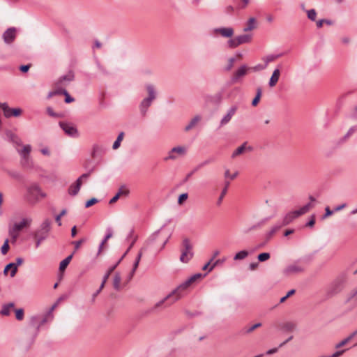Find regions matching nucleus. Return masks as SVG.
<instances>
[{"label":"nucleus","instance_id":"f257e3e1","mask_svg":"<svg viewBox=\"0 0 357 357\" xmlns=\"http://www.w3.org/2000/svg\"><path fill=\"white\" fill-rule=\"evenodd\" d=\"M195 282H196V280L195 277L192 275L185 281L179 284L176 288L172 290L165 298L157 302L152 307L146 310L145 311V314L154 313L157 309L160 307L165 308L171 306L172 304L180 300L186 294L187 289Z\"/></svg>","mask_w":357,"mask_h":357},{"label":"nucleus","instance_id":"f03ea898","mask_svg":"<svg viewBox=\"0 0 357 357\" xmlns=\"http://www.w3.org/2000/svg\"><path fill=\"white\" fill-rule=\"evenodd\" d=\"M347 278V271L340 273L328 285L326 291L327 297L331 298L340 294L344 288Z\"/></svg>","mask_w":357,"mask_h":357},{"label":"nucleus","instance_id":"7ed1b4c3","mask_svg":"<svg viewBox=\"0 0 357 357\" xmlns=\"http://www.w3.org/2000/svg\"><path fill=\"white\" fill-rule=\"evenodd\" d=\"M29 324L30 326L33 328V330L32 331H29L26 337L22 342V347L25 351H28L32 347L38 334L40 331L39 317H31Z\"/></svg>","mask_w":357,"mask_h":357},{"label":"nucleus","instance_id":"20e7f679","mask_svg":"<svg viewBox=\"0 0 357 357\" xmlns=\"http://www.w3.org/2000/svg\"><path fill=\"white\" fill-rule=\"evenodd\" d=\"M146 90L149 96L142 100L139 105L140 112L143 116L146 114L148 108L151 106L152 102L156 98V91L152 84H148L146 86Z\"/></svg>","mask_w":357,"mask_h":357},{"label":"nucleus","instance_id":"39448f33","mask_svg":"<svg viewBox=\"0 0 357 357\" xmlns=\"http://www.w3.org/2000/svg\"><path fill=\"white\" fill-rule=\"evenodd\" d=\"M45 197L46 194L42 192L40 187L38 184L33 183L27 188V199L29 202L35 203L40 198H45Z\"/></svg>","mask_w":357,"mask_h":357},{"label":"nucleus","instance_id":"423d86ee","mask_svg":"<svg viewBox=\"0 0 357 357\" xmlns=\"http://www.w3.org/2000/svg\"><path fill=\"white\" fill-rule=\"evenodd\" d=\"M182 247L183 248L181 250L180 261L183 263H188L194 255L192 252V245L191 244L189 238H183L182 241Z\"/></svg>","mask_w":357,"mask_h":357},{"label":"nucleus","instance_id":"0eeeda50","mask_svg":"<svg viewBox=\"0 0 357 357\" xmlns=\"http://www.w3.org/2000/svg\"><path fill=\"white\" fill-rule=\"evenodd\" d=\"M52 223V221L49 218L44 220L39 227L34 231L33 234V237H43L46 240L51 231Z\"/></svg>","mask_w":357,"mask_h":357},{"label":"nucleus","instance_id":"6e6552de","mask_svg":"<svg viewBox=\"0 0 357 357\" xmlns=\"http://www.w3.org/2000/svg\"><path fill=\"white\" fill-rule=\"evenodd\" d=\"M252 38V36L251 34H242L228 40L227 45L230 49H234L242 44L250 43Z\"/></svg>","mask_w":357,"mask_h":357},{"label":"nucleus","instance_id":"1a4fd4ad","mask_svg":"<svg viewBox=\"0 0 357 357\" xmlns=\"http://www.w3.org/2000/svg\"><path fill=\"white\" fill-rule=\"evenodd\" d=\"M305 271V268L301 264V260H298L287 266L282 273L285 276L288 277L291 275L303 273Z\"/></svg>","mask_w":357,"mask_h":357},{"label":"nucleus","instance_id":"9d476101","mask_svg":"<svg viewBox=\"0 0 357 357\" xmlns=\"http://www.w3.org/2000/svg\"><path fill=\"white\" fill-rule=\"evenodd\" d=\"M0 108L2 109L6 118L11 116L17 117L22 113L20 108H10L6 102L0 103Z\"/></svg>","mask_w":357,"mask_h":357},{"label":"nucleus","instance_id":"9b49d317","mask_svg":"<svg viewBox=\"0 0 357 357\" xmlns=\"http://www.w3.org/2000/svg\"><path fill=\"white\" fill-rule=\"evenodd\" d=\"M61 128L65 132V133L70 137H77L79 132L76 127L70 123L67 122H59Z\"/></svg>","mask_w":357,"mask_h":357},{"label":"nucleus","instance_id":"f8f14e48","mask_svg":"<svg viewBox=\"0 0 357 357\" xmlns=\"http://www.w3.org/2000/svg\"><path fill=\"white\" fill-rule=\"evenodd\" d=\"M16 28L10 27L3 32L2 38L6 44L10 45L14 42L16 38Z\"/></svg>","mask_w":357,"mask_h":357},{"label":"nucleus","instance_id":"ddd939ff","mask_svg":"<svg viewBox=\"0 0 357 357\" xmlns=\"http://www.w3.org/2000/svg\"><path fill=\"white\" fill-rule=\"evenodd\" d=\"M130 195V190L127 188L126 185H122L120 186V188L118 190V192L116 193V195L109 200V204H113L115 202H116L120 197H127Z\"/></svg>","mask_w":357,"mask_h":357},{"label":"nucleus","instance_id":"4468645a","mask_svg":"<svg viewBox=\"0 0 357 357\" xmlns=\"http://www.w3.org/2000/svg\"><path fill=\"white\" fill-rule=\"evenodd\" d=\"M250 70V67H248L247 65L243 64L241 66L236 72L234 73L232 77H231V81L232 82L235 83L237 82L241 77L245 76L248 71Z\"/></svg>","mask_w":357,"mask_h":357},{"label":"nucleus","instance_id":"2eb2a0df","mask_svg":"<svg viewBox=\"0 0 357 357\" xmlns=\"http://www.w3.org/2000/svg\"><path fill=\"white\" fill-rule=\"evenodd\" d=\"M215 33H219L224 38H231L234 31L231 27H220L213 30Z\"/></svg>","mask_w":357,"mask_h":357},{"label":"nucleus","instance_id":"dca6fc26","mask_svg":"<svg viewBox=\"0 0 357 357\" xmlns=\"http://www.w3.org/2000/svg\"><path fill=\"white\" fill-rule=\"evenodd\" d=\"M297 325L293 321H287L279 324V328L282 332L291 333L296 329Z\"/></svg>","mask_w":357,"mask_h":357},{"label":"nucleus","instance_id":"f3484780","mask_svg":"<svg viewBox=\"0 0 357 357\" xmlns=\"http://www.w3.org/2000/svg\"><path fill=\"white\" fill-rule=\"evenodd\" d=\"M75 79V74L72 70H70L68 74L63 75L59 77V79L57 80V82L55 83V85L56 86H60L65 85L64 82H71L73 81Z\"/></svg>","mask_w":357,"mask_h":357},{"label":"nucleus","instance_id":"a211bd4d","mask_svg":"<svg viewBox=\"0 0 357 357\" xmlns=\"http://www.w3.org/2000/svg\"><path fill=\"white\" fill-rule=\"evenodd\" d=\"M31 222V220L23 218L21 222L15 223L12 227L9 228L20 233L24 227H28Z\"/></svg>","mask_w":357,"mask_h":357},{"label":"nucleus","instance_id":"6ab92c4d","mask_svg":"<svg viewBox=\"0 0 357 357\" xmlns=\"http://www.w3.org/2000/svg\"><path fill=\"white\" fill-rule=\"evenodd\" d=\"M174 153H176L179 155H185L186 153V149L183 146H176L172 148L169 151V155L165 158V160H175L176 157L175 155H174Z\"/></svg>","mask_w":357,"mask_h":357},{"label":"nucleus","instance_id":"aec40b11","mask_svg":"<svg viewBox=\"0 0 357 357\" xmlns=\"http://www.w3.org/2000/svg\"><path fill=\"white\" fill-rule=\"evenodd\" d=\"M301 216V215H298L296 213V210L288 213L283 218L282 224L281 225L282 226H286L290 224L294 219L297 218L298 217Z\"/></svg>","mask_w":357,"mask_h":357},{"label":"nucleus","instance_id":"412c9836","mask_svg":"<svg viewBox=\"0 0 357 357\" xmlns=\"http://www.w3.org/2000/svg\"><path fill=\"white\" fill-rule=\"evenodd\" d=\"M282 227V225H276L275 226H273L271 229L266 233V241L264 243H261V245H259V248H261L264 245H265L266 244L267 242H268L271 238L273 236V235Z\"/></svg>","mask_w":357,"mask_h":357},{"label":"nucleus","instance_id":"4be33fe9","mask_svg":"<svg viewBox=\"0 0 357 357\" xmlns=\"http://www.w3.org/2000/svg\"><path fill=\"white\" fill-rule=\"evenodd\" d=\"M6 135L8 139L10 142H12L17 146L22 145V142L21 139L17 135H16L15 134L12 132L10 130H6Z\"/></svg>","mask_w":357,"mask_h":357},{"label":"nucleus","instance_id":"5701e85b","mask_svg":"<svg viewBox=\"0 0 357 357\" xmlns=\"http://www.w3.org/2000/svg\"><path fill=\"white\" fill-rule=\"evenodd\" d=\"M82 184V181H76L69 187L68 193L72 196L77 195L81 188Z\"/></svg>","mask_w":357,"mask_h":357},{"label":"nucleus","instance_id":"b1692460","mask_svg":"<svg viewBox=\"0 0 357 357\" xmlns=\"http://www.w3.org/2000/svg\"><path fill=\"white\" fill-rule=\"evenodd\" d=\"M280 75V71L278 68H276L273 70L272 75L269 79L268 85L270 87H273L276 85L277 82L279 80Z\"/></svg>","mask_w":357,"mask_h":357},{"label":"nucleus","instance_id":"393cba45","mask_svg":"<svg viewBox=\"0 0 357 357\" xmlns=\"http://www.w3.org/2000/svg\"><path fill=\"white\" fill-rule=\"evenodd\" d=\"M221 100L222 96L220 93H216L213 96L206 97V101L214 105H218L221 102Z\"/></svg>","mask_w":357,"mask_h":357},{"label":"nucleus","instance_id":"a878e982","mask_svg":"<svg viewBox=\"0 0 357 357\" xmlns=\"http://www.w3.org/2000/svg\"><path fill=\"white\" fill-rule=\"evenodd\" d=\"M256 28V19L250 17L247 22L246 26L243 28L244 32L252 31Z\"/></svg>","mask_w":357,"mask_h":357},{"label":"nucleus","instance_id":"bb28decb","mask_svg":"<svg viewBox=\"0 0 357 357\" xmlns=\"http://www.w3.org/2000/svg\"><path fill=\"white\" fill-rule=\"evenodd\" d=\"M31 151V146L29 144L24 146L22 150L17 149V152L20 155L21 158L30 157Z\"/></svg>","mask_w":357,"mask_h":357},{"label":"nucleus","instance_id":"cd10ccee","mask_svg":"<svg viewBox=\"0 0 357 357\" xmlns=\"http://www.w3.org/2000/svg\"><path fill=\"white\" fill-rule=\"evenodd\" d=\"M121 274L119 272L115 273L114 280H113V287H114V289H116V291H119L121 289Z\"/></svg>","mask_w":357,"mask_h":357},{"label":"nucleus","instance_id":"c85d7f7f","mask_svg":"<svg viewBox=\"0 0 357 357\" xmlns=\"http://www.w3.org/2000/svg\"><path fill=\"white\" fill-rule=\"evenodd\" d=\"M15 306L14 303H8L3 305L2 309L0 311V314L3 316H8L10 314V309Z\"/></svg>","mask_w":357,"mask_h":357},{"label":"nucleus","instance_id":"c756f323","mask_svg":"<svg viewBox=\"0 0 357 357\" xmlns=\"http://www.w3.org/2000/svg\"><path fill=\"white\" fill-rule=\"evenodd\" d=\"M73 253H72L71 255L68 256L66 259H64L63 260H62L60 262V264H59V271H63L67 268V266H68V264H70V262L73 258Z\"/></svg>","mask_w":357,"mask_h":357},{"label":"nucleus","instance_id":"7c9ffc66","mask_svg":"<svg viewBox=\"0 0 357 357\" xmlns=\"http://www.w3.org/2000/svg\"><path fill=\"white\" fill-rule=\"evenodd\" d=\"M15 261V263H13V270H12L10 273V277L12 278H13L16 275L17 272V267L22 264V263L24 262V259L22 257L16 258Z\"/></svg>","mask_w":357,"mask_h":357},{"label":"nucleus","instance_id":"2f4dec72","mask_svg":"<svg viewBox=\"0 0 357 357\" xmlns=\"http://www.w3.org/2000/svg\"><path fill=\"white\" fill-rule=\"evenodd\" d=\"M229 183H230L228 181H226L225 182V187L222 189V190L221 192V194H220V195L218 197V201H217V205L218 206H220L222 204V199H223L224 197L225 196V195L227 194V189H228V187L229 185Z\"/></svg>","mask_w":357,"mask_h":357},{"label":"nucleus","instance_id":"473e14b6","mask_svg":"<svg viewBox=\"0 0 357 357\" xmlns=\"http://www.w3.org/2000/svg\"><path fill=\"white\" fill-rule=\"evenodd\" d=\"M115 270V267H110L108 271H107V273L105 274L103 278H102V283L99 287L98 289H100V291H102V289L104 288L105 287V283L107 282V280H108L109 275H111V273Z\"/></svg>","mask_w":357,"mask_h":357},{"label":"nucleus","instance_id":"72a5a7b5","mask_svg":"<svg viewBox=\"0 0 357 357\" xmlns=\"http://www.w3.org/2000/svg\"><path fill=\"white\" fill-rule=\"evenodd\" d=\"M261 94H262L261 88L257 87L255 97L253 98V100L252 101V105L253 107H256L259 104L261 97Z\"/></svg>","mask_w":357,"mask_h":357},{"label":"nucleus","instance_id":"f704fd0d","mask_svg":"<svg viewBox=\"0 0 357 357\" xmlns=\"http://www.w3.org/2000/svg\"><path fill=\"white\" fill-rule=\"evenodd\" d=\"M268 218H265V219L262 220L261 221H260V222H257V224L248 228L246 230L244 231V232L245 234H248L249 232H250L252 230H255V229L261 228L262 227V225L266 222V220H268Z\"/></svg>","mask_w":357,"mask_h":357},{"label":"nucleus","instance_id":"c9c22d12","mask_svg":"<svg viewBox=\"0 0 357 357\" xmlns=\"http://www.w3.org/2000/svg\"><path fill=\"white\" fill-rule=\"evenodd\" d=\"M201 119L200 116L197 115L193 119H191L190 123L185 126V131H189L191 130L197 123L198 121H199Z\"/></svg>","mask_w":357,"mask_h":357},{"label":"nucleus","instance_id":"e433bc0d","mask_svg":"<svg viewBox=\"0 0 357 357\" xmlns=\"http://www.w3.org/2000/svg\"><path fill=\"white\" fill-rule=\"evenodd\" d=\"M356 335V333L354 331L347 337H346L345 339H344L343 340L340 342L338 344H337L335 345V348L338 349V348H340V347L344 346L347 343H348L350 340H351Z\"/></svg>","mask_w":357,"mask_h":357},{"label":"nucleus","instance_id":"4c0bfd02","mask_svg":"<svg viewBox=\"0 0 357 357\" xmlns=\"http://www.w3.org/2000/svg\"><path fill=\"white\" fill-rule=\"evenodd\" d=\"M137 236L133 239V241H132V243H130V246L128 248L127 250L125 252V253L122 255V257L118 259V261L114 264L113 265L112 267H115V269L116 268V267L119 266V264L121 263V261L123 260V259L126 256V255L128 253V252L130 250V249L132 248V246L134 245L135 243L137 241Z\"/></svg>","mask_w":357,"mask_h":357},{"label":"nucleus","instance_id":"58836bf2","mask_svg":"<svg viewBox=\"0 0 357 357\" xmlns=\"http://www.w3.org/2000/svg\"><path fill=\"white\" fill-rule=\"evenodd\" d=\"M313 206H314V205L312 204L310 202L307 203V204H305V206L301 207L300 209L296 210V213L302 215L306 213L307 212H308L310 211V209L312 208Z\"/></svg>","mask_w":357,"mask_h":357},{"label":"nucleus","instance_id":"ea45409f","mask_svg":"<svg viewBox=\"0 0 357 357\" xmlns=\"http://www.w3.org/2000/svg\"><path fill=\"white\" fill-rule=\"evenodd\" d=\"M248 255L249 252L247 250H241L234 255V260L237 261L244 259L248 256Z\"/></svg>","mask_w":357,"mask_h":357},{"label":"nucleus","instance_id":"a19ab883","mask_svg":"<svg viewBox=\"0 0 357 357\" xmlns=\"http://www.w3.org/2000/svg\"><path fill=\"white\" fill-rule=\"evenodd\" d=\"M247 142H244L241 146L238 147L232 153L231 158H234L238 155L243 153L246 149Z\"/></svg>","mask_w":357,"mask_h":357},{"label":"nucleus","instance_id":"79ce46f5","mask_svg":"<svg viewBox=\"0 0 357 357\" xmlns=\"http://www.w3.org/2000/svg\"><path fill=\"white\" fill-rule=\"evenodd\" d=\"M282 54H269V55L266 56L265 58H264L265 64H266V66H267L268 63L276 60L277 59L282 56Z\"/></svg>","mask_w":357,"mask_h":357},{"label":"nucleus","instance_id":"37998d69","mask_svg":"<svg viewBox=\"0 0 357 357\" xmlns=\"http://www.w3.org/2000/svg\"><path fill=\"white\" fill-rule=\"evenodd\" d=\"M123 136H124L123 132H121L119 134L116 139L115 140V142L113 144V146H112L113 149H117L120 146L121 142L123 140Z\"/></svg>","mask_w":357,"mask_h":357},{"label":"nucleus","instance_id":"c03bdc74","mask_svg":"<svg viewBox=\"0 0 357 357\" xmlns=\"http://www.w3.org/2000/svg\"><path fill=\"white\" fill-rule=\"evenodd\" d=\"M271 255L268 252H262L258 255L257 259L260 262H264L269 259Z\"/></svg>","mask_w":357,"mask_h":357},{"label":"nucleus","instance_id":"a18cd8bd","mask_svg":"<svg viewBox=\"0 0 357 357\" xmlns=\"http://www.w3.org/2000/svg\"><path fill=\"white\" fill-rule=\"evenodd\" d=\"M21 165L24 167H31L32 162L30 157L21 158Z\"/></svg>","mask_w":357,"mask_h":357},{"label":"nucleus","instance_id":"49530a36","mask_svg":"<svg viewBox=\"0 0 357 357\" xmlns=\"http://www.w3.org/2000/svg\"><path fill=\"white\" fill-rule=\"evenodd\" d=\"M8 175L11 176L12 178L17 179V180H21L22 178V175L21 173L17 171H9L8 172Z\"/></svg>","mask_w":357,"mask_h":357},{"label":"nucleus","instance_id":"de8ad7c7","mask_svg":"<svg viewBox=\"0 0 357 357\" xmlns=\"http://www.w3.org/2000/svg\"><path fill=\"white\" fill-rule=\"evenodd\" d=\"M9 250V241L8 239H6L3 245L1 248V252L2 255H6Z\"/></svg>","mask_w":357,"mask_h":357},{"label":"nucleus","instance_id":"09e8293b","mask_svg":"<svg viewBox=\"0 0 357 357\" xmlns=\"http://www.w3.org/2000/svg\"><path fill=\"white\" fill-rule=\"evenodd\" d=\"M8 233L10 236L11 237L12 242L15 243L19 236V232L15 231L14 230L9 228Z\"/></svg>","mask_w":357,"mask_h":357},{"label":"nucleus","instance_id":"8fccbe9b","mask_svg":"<svg viewBox=\"0 0 357 357\" xmlns=\"http://www.w3.org/2000/svg\"><path fill=\"white\" fill-rule=\"evenodd\" d=\"M66 213H67V210L66 208H64L61 211V213L59 215H57L55 217V220L59 226L61 225V218H62V216L65 215L66 214Z\"/></svg>","mask_w":357,"mask_h":357},{"label":"nucleus","instance_id":"3c124183","mask_svg":"<svg viewBox=\"0 0 357 357\" xmlns=\"http://www.w3.org/2000/svg\"><path fill=\"white\" fill-rule=\"evenodd\" d=\"M307 14L308 19H310L311 21H315L317 13L314 9H310L309 10H307Z\"/></svg>","mask_w":357,"mask_h":357},{"label":"nucleus","instance_id":"603ef678","mask_svg":"<svg viewBox=\"0 0 357 357\" xmlns=\"http://www.w3.org/2000/svg\"><path fill=\"white\" fill-rule=\"evenodd\" d=\"M24 310L22 308L15 310V317L17 320L21 321L24 319Z\"/></svg>","mask_w":357,"mask_h":357},{"label":"nucleus","instance_id":"864d4df0","mask_svg":"<svg viewBox=\"0 0 357 357\" xmlns=\"http://www.w3.org/2000/svg\"><path fill=\"white\" fill-rule=\"evenodd\" d=\"M94 169H95V167H93L91 169H90L89 170V172H88L87 173H85V174H83L82 175H81V176H80L77 179V181H82V179H86V178H88L90 176L91 174L94 171Z\"/></svg>","mask_w":357,"mask_h":357},{"label":"nucleus","instance_id":"5fc2aeb1","mask_svg":"<svg viewBox=\"0 0 357 357\" xmlns=\"http://www.w3.org/2000/svg\"><path fill=\"white\" fill-rule=\"evenodd\" d=\"M324 22H326V24L328 25L333 24V22L331 20L327 19H322L317 22V26L318 28H321L323 26Z\"/></svg>","mask_w":357,"mask_h":357},{"label":"nucleus","instance_id":"6e6d98bb","mask_svg":"<svg viewBox=\"0 0 357 357\" xmlns=\"http://www.w3.org/2000/svg\"><path fill=\"white\" fill-rule=\"evenodd\" d=\"M98 202V199H96L95 197L91 198L90 199H89V200H87L86 202L85 207L86 208H89V207H91V206L96 204Z\"/></svg>","mask_w":357,"mask_h":357},{"label":"nucleus","instance_id":"4d7b16f0","mask_svg":"<svg viewBox=\"0 0 357 357\" xmlns=\"http://www.w3.org/2000/svg\"><path fill=\"white\" fill-rule=\"evenodd\" d=\"M295 292H296L295 289L289 290L284 296H283L280 298V303H284L289 297L294 295L295 294Z\"/></svg>","mask_w":357,"mask_h":357},{"label":"nucleus","instance_id":"13d9d810","mask_svg":"<svg viewBox=\"0 0 357 357\" xmlns=\"http://www.w3.org/2000/svg\"><path fill=\"white\" fill-rule=\"evenodd\" d=\"M84 238H82L79 241H73L72 243L75 245V250L73 252V254L79 248L80 245L85 242Z\"/></svg>","mask_w":357,"mask_h":357},{"label":"nucleus","instance_id":"bf43d9fd","mask_svg":"<svg viewBox=\"0 0 357 357\" xmlns=\"http://www.w3.org/2000/svg\"><path fill=\"white\" fill-rule=\"evenodd\" d=\"M266 68V64H257L253 67H250V70H252L255 72L261 71Z\"/></svg>","mask_w":357,"mask_h":357},{"label":"nucleus","instance_id":"052dcab7","mask_svg":"<svg viewBox=\"0 0 357 357\" xmlns=\"http://www.w3.org/2000/svg\"><path fill=\"white\" fill-rule=\"evenodd\" d=\"M261 326V323H257L252 326H250L249 328L246 329L245 331H243L244 333H250L255 329L259 328Z\"/></svg>","mask_w":357,"mask_h":357},{"label":"nucleus","instance_id":"680f3d73","mask_svg":"<svg viewBox=\"0 0 357 357\" xmlns=\"http://www.w3.org/2000/svg\"><path fill=\"white\" fill-rule=\"evenodd\" d=\"M188 197V193H182L179 195L178 198V204L181 205Z\"/></svg>","mask_w":357,"mask_h":357},{"label":"nucleus","instance_id":"e2e57ef3","mask_svg":"<svg viewBox=\"0 0 357 357\" xmlns=\"http://www.w3.org/2000/svg\"><path fill=\"white\" fill-rule=\"evenodd\" d=\"M234 12V7L231 5H229L225 7L224 13L226 15H232Z\"/></svg>","mask_w":357,"mask_h":357},{"label":"nucleus","instance_id":"0e129e2a","mask_svg":"<svg viewBox=\"0 0 357 357\" xmlns=\"http://www.w3.org/2000/svg\"><path fill=\"white\" fill-rule=\"evenodd\" d=\"M47 113L48 114V115H50V116L52 117H54V118H59V117H61V115L54 112L52 109V107H48L47 108Z\"/></svg>","mask_w":357,"mask_h":357},{"label":"nucleus","instance_id":"69168bd1","mask_svg":"<svg viewBox=\"0 0 357 357\" xmlns=\"http://www.w3.org/2000/svg\"><path fill=\"white\" fill-rule=\"evenodd\" d=\"M96 64H97V67H98V70L102 73H103L104 75H109V71L106 69V68L105 66L101 65L100 62L97 61Z\"/></svg>","mask_w":357,"mask_h":357},{"label":"nucleus","instance_id":"338daca9","mask_svg":"<svg viewBox=\"0 0 357 357\" xmlns=\"http://www.w3.org/2000/svg\"><path fill=\"white\" fill-rule=\"evenodd\" d=\"M160 231V229L155 231V233H153L150 237L148 239L147 241V243H153L155 240H156V238L157 236H158L159 233Z\"/></svg>","mask_w":357,"mask_h":357},{"label":"nucleus","instance_id":"774afa93","mask_svg":"<svg viewBox=\"0 0 357 357\" xmlns=\"http://www.w3.org/2000/svg\"><path fill=\"white\" fill-rule=\"evenodd\" d=\"M234 62L235 59L234 57L229 58L228 60V64L226 66L225 70L227 71L230 70L233 68Z\"/></svg>","mask_w":357,"mask_h":357}]
</instances>
